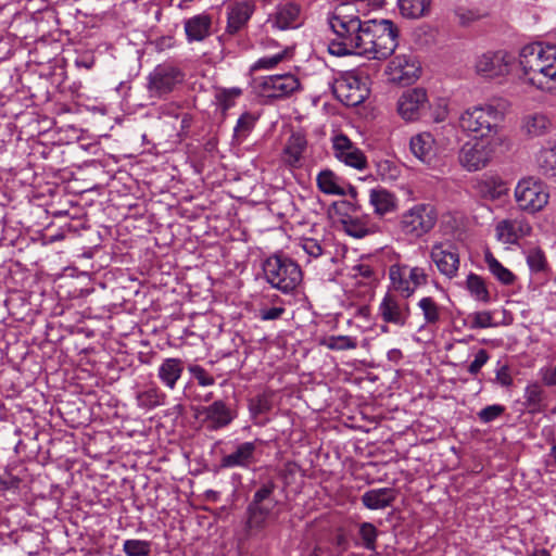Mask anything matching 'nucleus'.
<instances>
[{
  "instance_id": "f257e3e1",
  "label": "nucleus",
  "mask_w": 556,
  "mask_h": 556,
  "mask_svg": "<svg viewBox=\"0 0 556 556\" xmlns=\"http://www.w3.org/2000/svg\"><path fill=\"white\" fill-rule=\"evenodd\" d=\"M362 2L338 4L328 22L334 38L328 50L337 56L348 54L366 55L369 59L384 60L397 47L399 29L390 20L361 21Z\"/></svg>"
},
{
  "instance_id": "f03ea898",
  "label": "nucleus",
  "mask_w": 556,
  "mask_h": 556,
  "mask_svg": "<svg viewBox=\"0 0 556 556\" xmlns=\"http://www.w3.org/2000/svg\"><path fill=\"white\" fill-rule=\"evenodd\" d=\"M519 62L527 81L541 91L556 96V46L533 42L525 46Z\"/></svg>"
},
{
  "instance_id": "7ed1b4c3",
  "label": "nucleus",
  "mask_w": 556,
  "mask_h": 556,
  "mask_svg": "<svg viewBox=\"0 0 556 556\" xmlns=\"http://www.w3.org/2000/svg\"><path fill=\"white\" fill-rule=\"evenodd\" d=\"M503 121L502 110L493 104L483 103L466 109L460 114L459 126L476 139L494 140Z\"/></svg>"
},
{
  "instance_id": "20e7f679",
  "label": "nucleus",
  "mask_w": 556,
  "mask_h": 556,
  "mask_svg": "<svg viewBox=\"0 0 556 556\" xmlns=\"http://www.w3.org/2000/svg\"><path fill=\"white\" fill-rule=\"evenodd\" d=\"M266 281L282 293H291L301 283L303 275L300 266L291 258L273 255L263 264Z\"/></svg>"
},
{
  "instance_id": "39448f33",
  "label": "nucleus",
  "mask_w": 556,
  "mask_h": 556,
  "mask_svg": "<svg viewBox=\"0 0 556 556\" xmlns=\"http://www.w3.org/2000/svg\"><path fill=\"white\" fill-rule=\"evenodd\" d=\"M276 488V482L273 479H268L254 493L247 508V527L250 530L260 531L266 527L267 520L278 504V501L274 497Z\"/></svg>"
},
{
  "instance_id": "423d86ee",
  "label": "nucleus",
  "mask_w": 556,
  "mask_h": 556,
  "mask_svg": "<svg viewBox=\"0 0 556 556\" xmlns=\"http://www.w3.org/2000/svg\"><path fill=\"white\" fill-rule=\"evenodd\" d=\"M514 197L520 211L535 214L547 205L549 192L541 180L527 177L518 181Z\"/></svg>"
},
{
  "instance_id": "0eeeda50",
  "label": "nucleus",
  "mask_w": 556,
  "mask_h": 556,
  "mask_svg": "<svg viewBox=\"0 0 556 556\" xmlns=\"http://www.w3.org/2000/svg\"><path fill=\"white\" fill-rule=\"evenodd\" d=\"M437 219L438 213L433 205L416 204L402 214L400 229L405 236L418 239L434 227Z\"/></svg>"
},
{
  "instance_id": "6e6552de",
  "label": "nucleus",
  "mask_w": 556,
  "mask_h": 556,
  "mask_svg": "<svg viewBox=\"0 0 556 556\" xmlns=\"http://www.w3.org/2000/svg\"><path fill=\"white\" fill-rule=\"evenodd\" d=\"M333 92L345 105L356 106L369 96L368 77L362 71L346 72L334 81Z\"/></svg>"
},
{
  "instance_id": "1a4fd4ad",
  "label": "nucleus",
  "mask_w": 556,
  "mask_h": 556,
  "mask_svg": "<svg viewBox=\"0 0 556 556\" xmlns=\"http://www.w3.org/2000/svg\"><path fill=\"white\" fill-rule=\"evenodd\" d=\"M391 287L404 299L410 298L417 288L428 283V274L418 266L393 264L389 267Z\"/></svg>"
},
{
  "instance_id": "9d476101",
  "label": "nucleus",
  "mask_w": 556,
  "mask_h": 556,
  "mask_svg": "<svg viewBox=\"0 0 556 556\" xmlns=\"http://www.w3.org/2000/svg\"><path fill=\"white\" fill-rule=\"evenodd\" d=\"M494 144V140L486 139L464 143L458 155L460 165L469 172L484 168L493 157Z\"/></svg>"
},
{
  "instance_id": "9b49d317",
  "label": "nucleus",
  "mask_w": 556,
  "mask_h": 556,
  "mask_svg": "<svg viewBox=\"0 0 556 556\" xmlns=\"http://www.w3.org/2000/svg\"><path fill=\"white\" fill-rule=\"evenodd\" d=\"M182 79L184 75L178 67L163 63L149 74L147 88L151 97L161 98L172 92Z\"/></svg>"
},
{
  "instance_id": "f8f14e48",
  "label": "nucleus",
  "mask_w": 556,
  "mask_h": 556,
  "mask_svg": "<svg viewBox=\"0 0 556 556\" xmlns=\"http://www.w3.org/2000/svg\"><path fill=\"white\" fill-rule=\"evenodd\" d=\"M515 58L505 50L488 51L476 58L475 70L480 76L495 78L510 72Z\"/></svg>"
},
{
  "instance_id": "ddd939ff",
  "label": "nucleus",
  "mask_w": 556,
  "mask_h": 556,
  "mask_svg": "<svg viewBox=\"0 0 556 556\" xmlns=\"http://www.w3.org/2000/svg\"><path fill=\"white\" fill-rule=\"evenodd\" d=\"M300 87L299 78L292 74L266 76L261 78L255 86L258 94L267 99L289 97Z\"/></svg>"
},
{
  "instance_id": "4468645a",
  "label": "nucleus",
  "mask_w": 556,
  "mask_h": 556,
  "mask_svg": "<svg viewBox=\"0 0 556 556\" xmlns=\"http://www.w3.org/2000/svg\"><path fill=\"white\" fill-rule=\"evenodd\" d=\"M429 109V99L424 88L406 90L397 101V112L407 122L421 118L428 113Z\"/></svg>"
},
{
  "instance_id": "2eb2a0df",
  "label": "nucleus",
  "mask_w": 556,
  "mask_h": 556,
  "mask_svg": "<svg viewBox=\"0 0 556 556\" xmlns=\"http://www.w3.org/2000/svg\"><path fill=\"white\" fill-rule=\"evenodd\" d=\"M301 5L294 1L279 2L268 15L267 24L277 30H288L301 25Z\"/></svg>"
},
{
  "instance_id": "dca6fc26",
  "label": "nucleus",
  "mask_w": 556,
  "mask_h": 556,
  "mask_svg": "<svg viewBox=\"0 0 556 556\" xmlns=\"http://www.w3.org/2000/svg\"><path fill=\"white\" fill-rule=\"evenodd\" d=\"M332 149L334 156L345 165L359 170L367 166V159L365 154L349 139L348 136L343 134L336 135L332 138Z\"/></svg>"
},
{
  "instance_id": "f3484780",
  "label": "nucleus",
  "mask_w": 556,
  "mask_h": 556,
  "mask_svg": "<svg viewBox=\"0 0 556 556\" xmlns=\"http://www.w3.org/2000/svg\"><path fill=\"white\" fill-rule=\"evenodd\" d=\"M388 73L393 83L409 85L420 74V65L412 55H396L388 64Z\"/></svg>"
},
{
  "instance_id": "a211bd4d",
  "label": "nucleus",
  "mask_w": 556,
  "mask_h": 556,
  "mask_svg": "<svg viewBox=\"0 0 556 556\" xmlns=\"http://www.w3.org/2000/svg\"><path fill=\"white\" fill-rule=\"evenodd\" d=\"M378 314L384 323L404 327L410 316V308L408 303L388 292L379 304Z\"/></svg>"
},
{
  "instance_id": "6ab92c4d",
  "label": "nucleus",
  "mask_w": 556,
  "mask_h": 556,
  "mask_svg": "<svg viewBox=\"0 0 556 556\" xmlns=\"http://www.w3.org/2000/svg\"><path fill=\"white\" fill-rule=\"evenodd\" d=\"M430 257L439 271L446 278L456 276L459 267V255L456 249L447 243H435L430 251Z\"/></svg>"
},
{
  "instance_id": "aec40b11",
  "label": "nucleus",
  "mask_w": 556,
  "mask_h": 556,
  "mask_svg": "<svg viewBox=\"0 0 556 556\" xmlns=\"http://www.w3.org/2000/svg\"><path fill=\"white\" fill-rule=\"evenodd\" d=\"M531 232L532 226L523 217L503 219L495 226L497 240L505 244H516Z\"/></svg>"
},
{
  "instance_id": "412c9836",
  "label": "nucleus",
  "mask_w": 556,
  "mask_h": 556,
  "mask_svg": "<svg viewBox=\"0 0 556 556\" xmlns=\"http://www.w3.org/2000/svg\"><path fill=\"white\" fill-rule=\"evenodd\" d=\"M256 5L252 0H242L230 3L227 9L226 33L236 35L241 31L254 14Z\"/></svg>"
},
{
  "instance_id": "4be33fe9",
  "label": "nucleus",
  "mask_w": 556,
  "mask_h": 556,
  "mask_svg": "<svg viewBox=\"0 0 556 556\" xmlns=\"http://www.w3.org/2000/svg\"><path fill=\"white\" fill-rule=\"evenodd\" d=\"M204 416L203 422L210 430H217L226 427L232 420L229 408L223 401H215L210 406L197 410V417Z\"/></svg>"
},
{
  "instance_id": "5701e85b",
  "label": "nucleus",
  "mask_w": 556,
  "mask_h": 556,
  "mask_svg": "<svg viewBox=\"0 0 556 556\" xmlns=\"http://www.w3.org/2000/svg\"><path fill=\"white\" fill-rule=\"evenodd\" d=\"M256 443L243 442L236 446V448L222 457L220 466L223 468L242 467L248 468L256 462L255 459Z\"/></svg>"
},
{
  "instance_id": "b1692460",
  "label": "nucleus",
  "mask_w": 556,
  "mask_h": 556,
  "mask_svg": "<svg viewBox=\"0 0 556 556\" xmlns=\"http://www.w3.org/2000/svg\"><path fill=\"white\" fill-rule=\"evenodd\" d=\"M397 492L392 488H379L366 491L361 501L370 510L390 507L396 500Z\"/></svg>"
},
{
  "instance_id": "393cba45",
  "label": "nucleus",
  "mask_w": 556,
  "mask_h": 556,
  "mask_svg": "<svg viewBox=\"0 0 556 556\" xmlns=\"http://www.w3.org/2000/svg\"><path fill=\"white\" fill-rule=\"evenodd\" d=\"M212 17L201 13L185 21V33L188 41H202L211 34Z\"/></svg>"
},
{
  "instance_id": "a878e982",
  "label": "nucleus",
  "mask_w": 556,
  "mask_h": 556,
  "mask_svg": "<svg viewBox=\"0 0 556 556\" xmlns=\"http://www.w3.org/2000/svg\"><path fill=\"white\" fill-rule=\"evenodd\" d=\"M185 366L180 358H165L157 369V377L161 382L169 390L176 388L177 381L181 378Z\"/></svg>"
},
{
  "instance_id": "bb28decb",
  "label": "nucleus",
  "mask_w": 556,
  "mask_h": 556,
  "mask_svg": "<svg viewBox=\"0 0 556 556\" xmlns=\"http://www.w3.org/2000/svg\"><path fill=\"white\" fill-rule=\"evenodd\" d=\"M369 203L377 215L383 216L396 210L397 199L384 188H374L369 192Z\"/></svg>"
},
{
  "instance_id": "cd10ccee",
  "label": "nucleus",
  "mask_w": 556,
  "mask_h": 556,
  "mask_svg": "<svg viewBox=\"0 0 556 556\" xmlns=\"http://www.w3.org/2000/svg\"><path fill=\"white\" fill-rule=\"evenodd\" d=\"M307 141L301 134H292L283 150V160L292 168L302 166L303 153L306 150Z\"/></svg>"
},
{
  "instance_id": "c85d7f7f",
  "label": "nucleus",
  "mask_w": 556,
  "mask_h": 556,
  "mask_svg": "<svg viewBox=\"0 0 556 556\" xmlns=\"http://www.w3.org/2000/svg\"><path fill=\"white\" fill-rule=\"evenodd\" d=\"M341 224L346 235L357 239L379 231V227L376 224L358 217L345 216L341 219Z\"/></svg>"
},
{
  "instance_id": "c756f323",
  "label": "nucleus",
  "mask_w": 556,
  "mask_h": 556,
  "mask_svg": "<svg viewBox=\"0 0 556 556\" xmlns=\"http://www.w3.org/2000/svg\"><path fill=\"white\" fill-rule=\"evenodd\" d=\"M318 189L328 195H346L345 184L342 178L330 169H323L316 177Z\"/></svg>"
},
{
  "instance_id": "7c9ffc66",
  "label": "nucleus",
  "mask_w": 556,
  "mask_h": 556,
  "mask_svg": "<svg viewBox=\"0 0 556 556\" xmlns=\"http://www.w3.org/2000/svg\"><path fill=\"white\" fill-rule=\"evenodd\" d=\"M409 147L413 154L425 163H429L434 155V138L430 132L412 137Z\"/></svg>"
},
{
  "instance_id": "2f4dec72",
  "label": "nucleus",
  "mask_w": 556,
  "mask_h": 556,
  "mask_svg": "<svg viewBox=\"0 0 556 556\" xmlns=\"http://www.w3.org/2000/svg\"><path fill=\"white\" fill-rule=\"evenodd\" d=\"M540 173L546 177H556V141L548 142L536 155Z\"/></svg>"
},
{
  "instance_id": "473e14b6",
  "label": "nucleus",
  "mask_w": 556,
  "mask_h": 556,
  "mask_svg": "<svg viewBox=\"0 0 556 556\" xmlns=\"http://www.w3.org/2000/svg\"><path fill=\"white\" fill-rule=\"evenodd\" d=\"M399 10L406 18L427 16L431 10V0H397Z\"/></svg>"
},
{
  "instance_id": "72a5a7b5",
  "label": "nucleus",
  "mask_w": 556,
  "mask_h": 556,
  "mask_svg": "<svg viewBox=\"0 0 556 556\" xmlns=\"http://www.w3.org/2000/svg\"><path fill=\"white\" fill-rule=\"evenodd\" d=\"M478 192L485 199L497 200L507 192L505 182L497 177H486L477 184Z\"/></svg>"
},
{
  "instance_id": "f704fd0d",
  "label": "nucleus",
  "mask_w": 556,
  "mask_h": 556,
  "mask_svg": "<svg viewBox=\"0 0 556 556\" xmlns=\"http://www.w3.org/2000/svg\"><path fill=\"white\" fill-rule=\"evenodd\" d=\"M551 127L549 118L542 113H534L523 118L522 128L532 136L539 137L545 135Z\"/></svg>"
},
{
  "instance_id": "c9c22d12",
  "label": "nucleus",
  "mask_w": 556,
  "mask_h": 556,
  "mask_svg": "<svg viewBox=\"0 0 556 556\" xmlns=\"http://www.w3.org/2000/svg\"><path fill=\"white\" fill-rule=\"evenodd\" d=\"M417 305L427 325H437L441 320L442 307L431 296L421 298Z\"/></svg>"
},
{
  "instance_id": "e433bc0d",
  "label": "nucleus",
  "mask_w": 556,
  "mask_h": 556,
  "mask_svg": "<svg viewBox=\"0 0 556 556\" xmlns=\"http://www.w3.org/2000/svg\"><path fill=\"white\" fill-rule=\"evenodd\" d=\"M485 263L489 270L502 283L511 285L515 280V275L504 267L491 252H486L484 255Z\"/></svg>"
},
{
  "instance_id": "4c0bfd02",
  "label": "nucleus",
  "mask_w": 556,
  "mask_h": 556,
  "mask_svg": "<svg viewBox=\"0 0 556 556\" xmlns=\"http://www.w3.org/2000/svg\"><path fill=\"white\" fill-rule=\"evenodd\" d=\"M166 395L156 387L140 392L137 396L138 405L143 408H153L163 405Z\"/></svg>"
},
{
  "instance_id": "58836bf2",
  "label": "nucleus",
  "mask_w": 556,
  "mask_h": 556,
  "mask_svg": "<svg viewBox=\"0 0 556 556\" xmlns=\"http://www.w3.org/2000/svg\"><path fill=\"white\" fill-rule=\"evenodd\" d=\"M323 344L332 351L354 350L357 348V339L350 336H330Z\"/></svg>"
},
{
  "instance_id": "ea45409f",
  "label": "nucleus",
  "mask_w": 556,
  "mask_h": 556,
  "mask_svg": "<svg viewBox=\"0 0 556 556\" xmlns=\"http://www.w3.org/2000/svg\"><path fill=\"white\" fill-rule=\"evenodd\" d=\"M467 288L470 293L480 301L488 302L490 299L484 281L478 275L470 274L467 277Z\"/></svg>"
},
{
  "instance_id": "a19ab883",
  "label": "nucleus",
  "mask_w": 556,
  "mask_h": 556,
  "mask_svg": "<svg viewBox=\"0 0 556 556\" xmlns=\"http://www.w3.org/2000/svg\"><path fill=\"white\" fill-rule=\"evenodd\" d=\"M358 533L363 546L369 551H376V541L379 534L378 529L371 522H363L359 525Z\"/></svg>"
},
{
  "instance_id": "79ce46f5",
  "label": "nucleus",
  "mask_w": 556,
  "mask_h": 556,
  "mask_svg": "<svg viewBox=\"0 0 556 556\" xmlns=\"http://www.w3.org/2000/svg\"><path fill=\"white\" fill-rule=\"evenodd\" d=\"M242 90L240 88L220 89L216 92L215 99L223 112H226L235 105V99L240 97Z\"/></svg>"
},
{
  "instance_id": "37998d69",
  "label": "nucleus",
  "mask_w": 556,
  "mask_h": 556,
  "mask_svg": "<svg viewBox=\"0 0 556 556\" xmlns=\"http://www.w3.org/2000/svg\"><path fill=\"white\" fill-rule=\"evenodd\" d=\"M123 549L127 556H148L150 543L141 540H126Z\"/></svg>"
},
{
  "instance_id": "c03bdc74",
  "label": "nucleus",
  "mask_w": 556,
  "mask_h": 556,
  "mask_svg": "<svg viewBox=\"0 0 556 556\" xmlns=\"http://www.w3.org/2000/svg\"><path fill=\"white\" fill-rule=\"evenodd\" d=\"M273 406V399L270 394L262 393L256 395L250 401V409L255 415H261L269 412Z\"/></svg>"
},
{
  "instance_id": "a18cd8bd",
  "label": "nucleus",
  "mask_w": 556,
  "mask_h": 556,
  "mask_svg": "<svg viewBox=\"0 0 556 556\" xmlns=\"http://www.w3.org/2000/svg\"><path fill=\"white\" fill-rule=\"evenodd\" d=\"M527 263L532 271H543L546 267V258L542 250L532 249L528 252Z\"/></svg>"
},
{
  "instance_id": "49530a36",
  "label": "nucleus",
  "mask_w": 556,
  "mask_h": 556,
  "mask_svg": "<svg viewBox=\"0 0 556 556\" xmlns=\"http://www.w3.org/2000/svg\"><path fill=\"white\" fill-rule=\"evenodd\" d=\"M255 124V117L250 113L242 114L235 127V136L238 138H244L252 130Z\"/></svg>"
},
{
  "instance_id": "de8ad7c7",
  "label": "nucleus",
  "mask_w": 556,
  "mask_h": 556,
  "mask_svg": "<svg viewBox=\"0 0 556 556\" xmlns=\"http://www.w3.org/2000/svg\"><path fill=\"white\" fill-rule=\"evenodd\" d=\"M470 320L471 329L489 328L495 326L493 323L492 314L488 311L473 313L470 315Z\"/></svg>"
},
{
  "instance_id": "09e8293b",
  "label": "nucleus",
  "mask_w": 556,
  "mask_h": 556,
  "mask_svg": "<svg viewBox=\"0 0 556 556\" xmlns=\"http://www.w3.org/2000/svg\"><path fill=\"white\" fill-rule=\"evenodd\" d=\"M286 55V51L258 59L251 67V71L271 70L279 64Z\"/></svg>"
},
{
  "instance_id": "8fccbe9b",
  "label": "nucleus",
  "mask_w": 556,
  "mask_h": 556,
  "mask_svg": "<svg viewBox=\"0 0 556 556\" xmlns=\"http://www.w3.org/2000/svg\"><path fill=\"white\" fill-rule=\"evenodd\" d=\"M504 412H505V407L503 405L493 404V405H489V406L482 408L478 413V417H479L480 421H482L483 424H489V422L495 420L496 418H498L501 415H503Z\"/></svg>"
},
{
  "instance_id": "3c124183",
  "label": "nucleus",
  "mask_w": 556,
  "mask_h": 556,
  "mask_svg": "<svg viewBox=\"0 0 556 556\" xmlns=\"http://www.w3.org/2000/svg\"><path fill=\"white\" fill-rule=\"evenodd\" d=\"M189 371L198 380V383L202 387L213 386L215 379L211 376L203 367L199 365L189 366Z\"/></svg>"
},
{
  "instance_id": "603ef678",
  "label": "nucleus",
  "mask_w": 556,
  "mask_h": 556,
  "mask_svg": "<svg viewBox=\"0 0 556 556\" xmlns=\"http://www.w3.org/2000/svg\"><path fill=\"white\" fill-rule=\"evenodd\" d=\"M455 16L457 17L458 24L462 26H468L471 23L478 21L481 15L478 11L466 8H458L455 10Z\"/></svg>"
},
{
  "instance_id": "864d4df0",
  "label": "nucleus",
  "mask_w": 556,
  "mask_h": 556,
  "mask_svg": "<svg viewBox=\"0 0 556 556\" xmlns=\"http://www.w3.org/2000/svg\"><path fill=\"white\" fill-rule=\"evenodd\" d=\"M525 397L529 405L536 406L543 400V389L539 383H531L526 388Z\"/></svg>"
},
{
  "instance_id": "5fc2aeb1",
  "label": "nucleus",
  "mask_w": 556,
  "mask_h": 556,
  "mask_svg": "<svg viewBox=\"0 0 556 556\" xmlns=\"http://www.w3.org/2000/svg\"><path fill=\"white\" fill-rule=\"evenodd\" d=\"M303 251L311 257L317 258L323 254V248L318 240L314 238H303L300 242Z\"/></svg>"
},
{
  "instance_id": "6e6d98bb",
  "label": "nucleus",
  "mask_w": 556,
  "mask_h": 556,
  "mask_svg": "<svg viewBox=\"0 0 556 556\" xmlns=\"http://www.w3.org/2000/svg\"><path fill=\"white\" fill-rule=\"evenodd\" d=\"M489 361V354L485 350L481 349L475 355V359L468 366V371L471 375H477L480 369L486 364Z\"/></svg>"
},
{
  "instance_id": "4d7b16f0",
  "label": "nucleus",
  "mask_w": 556,
  "mask_h": 556,
  "mask_svg": "<svg viewBox=\"0 0 556 556\" xmlns=\"http://www.w3.org/2000/svg\"><path fill=\"white\" fill-rule=\"evenodd\" d=\"M429 110H431L430 117L435 123L443 122L447 117V105L443 101H440L434 108L430 106Z\"/></svg>"
},
{
  "instance_id": "13d9d810",
  "label": "nucleus",
  "mask_w": 556,
  "mask_h": 556,
  "mask_svg": "<svg viewBox=\"0 0 556 556\" xmlns=\"http://www.w3.org/2000/svg\"><path fill=\"white\" fill-rule=\"evenodd\" d=\"M283 313V307H270L266 309H261L260 317L262 320H276L280 318Z\"/></svg>"
},
{
  "instance_id": "bf43d9fd",
  "label": "nucleus",
  "mask_w": 556,
  "mask_h": 556,
  "mask_svg": "<svg viewBox=\"0 0 556 556\" xmlns=\"http://www.w3.org/2000/svg\"><path fill=\"white\" fill-rule=\"evenodd\" d=\"M496 380L505 387H509L513 383V378L509 374V368L507 366H502L496 371Z\"/></svg>"
},
{
  "instance_id": "052dcab7",
  "label": "nucleus",
  "mask_w": 556,
  "mask_h": 556,
  "mask_svg": "<svg viewBox=\"0 0 556 556\" xmlns=\"http://www.w3.org/2000/svg\"><path fill=\"white\" fill-rule=\"evenodd\" d=\"M542 380L546 386L556 384V366L554 368L542 369Z\"/></svg>"
},
{
  "instance_id": "680f3d73",
  "label": "nucleus",
  "mask_w": 556,
  "mask_h": 556,
  "mask_svg": "<svg viewBox=\"0 0 556 556\" xmlns=\"http://www.w3.org/2000/svg\"><path fill=\"white\" fill-rule=\"evenodd\" d=\"M354 2H362L359 10L367 4L371 9H379L383 5L384 0H355Z\"/></svg>"
},
{
  "instance_id": "e2e57ef3",
  "label": "nucleus",
  "mask_w": 556,
  "mask_h": 556,
  "mask_svg": "<svg viewBox=\"0 0 556 556\" xmlns=\"http://www.w3.org/2000/svg\"><path fill=\"white\" fill-rule=\"evenodd\" d=\"M204 495H205L206 500L213 501V502L217 501V498H218V493L214 490H207Z\"/></svg>"
},
{
  "instance_id": "0e129e2a",
  "label": "nucleus",
  "mask_w": 556,
  "mask_h": 556,
  "mask_svg": "<svg viewBox=\"0 0 556 556\" xmlns=\"http://www.w3.org/2000/svg\"><path fill=\"white\" fill-rule=\"evenodd\" d=\"M346 194H349L352 199H355L357 195L356 189L351 185H345Z\"/></svg>"
},
{
  "instance_id": "69168bd1",
  "label": "nucleus",
  "mask_w": 556,
  "mask_h": 556,
  "mask_svg": "<svg viewBox=\"0 0 556 556\" xmlns=\"http://www.w3.org/2000/svg\"><path fill=\"white\" fill-rule=\"evenodd\" d=\"M401 356V352L399 350H391L389 353H388V357L389 359L391 361H394L396 359L397 357Z\"/></svg>"
},
{
  "instance_id": "338daca9",
  "label": "nucleus",
  "mask_w": 556,
  "mask_h": 556,
  "mask_svg": "<svg viewBox=\"0 0 556 556\" xmlns=\"http://www.w3.org/2000/svg\"><path fill=\"white\" fill-rule=\"evenodd\" d=\"M530 556H551V555H549V553L546 549H540V551H535Z\"/></svg>"
},
{
  "instance_id": "774afa93",
  "label": "nucleus",
  "mask_w": 556,
  "mask_h": 556,
  "mask_svg": "<svg viewBox=\"0 0 556 556\" xmlns=\"http://www.w3.org/2000/svg\"><path fill=\"white\" fill-rule=\"evenodd\" d=\"M554 464L556 465V444L552 446V453H551Z\"/></svg>"
}]
</instances>
